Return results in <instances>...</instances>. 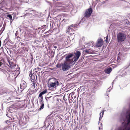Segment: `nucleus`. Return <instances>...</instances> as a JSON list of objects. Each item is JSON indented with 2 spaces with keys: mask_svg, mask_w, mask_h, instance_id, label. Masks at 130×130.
I'll return each mask as SVG.
<instances>
[{
  "mask_svg": "<svg viewBox=\"0 0 130 130\" xmlns=\"http://www.w3.org/2000/svg\"><path fill=\"white\" fill-rule=\"evenodd\" d=\"M58 1L55 3L54 9V12L58 11H63L64 10V8L62 6L64 4L63 2L61 0H57Z\"/></svg>",
  "mask_w": 130,
  "mask_h": 130,
  "instance_id": "f257e3e1",
  "label": "nucleus"
},
{
  "mask_svg": "<svg viewBox=\"0 0 130 130\" xmlns=\"http://www.w3.org/2000/svg\"><path fill=\"white\" fill-rule=\"evenodd\" d=\"M51 79L52 82H51L48 85V87L49 88H53L59 85V82L57 79L55 78H51Z\"/></svg>",
  "mask_w": 130,
  "mask_h": 130,
  "instance_id": "f03ea898",
  "label": "nucleus"
},
{
  "mask_svg": "<svg viewBox=\"0 0 130 130\" xmlns=\"http://www.w3.org/2000/svg\"><path fill=\"white\" fill-rule=\"evenodd\" d=\"M118 42L121 43L124 41L126 38V35L124 33L120 32L117 35Z\"/></svg>",
  "mask_w": 130,
  "mask_h": 130,
  "instance_id": "7ed1b4c3",
  "label": "nucleus"
},
{
  "mask_svg": "<svg viewBox=\"0 0 130 130\" xmlns=\"http://www.w3.org/2000/svg\"><path fill=\"white\" fill-rule=\"evenodd\" d=\"M73 62H68V61H66L62 63V69L64 71H66L68 70L70 68V64Z\"/></svg>",
  "mask_w": 130,
  "mask_h": 130,
  "instance_id": "20e7f679",
  "label": "nucleus"
},
{
  "mask_svg": "<svg viewBox=\"0 0 130 130\" xmlns=\"http://www.w3.org/2000/svg\"><path fill=\"white\" fill-rule=\"evenodd\" d=\"M75 56L73 55V58L71 61V62H76L78 59L79 57L80 56L81 53L79 51H77L76 52L75 54Z\"/></svg>",
  "mask_w": 130,
  "mask_h": 130,
  "instance_id": "39448f33",
  "label": "nucleus"
},
{
  "mask_svg": "<svg viewBox=\"0 0 130 130\" xmlns=\"http://www.w3.org/2000/svg\"><path fill=\"white\" fill-rule=\"evenodd\" d=\"M62 41L64 42L66 44H68L70 43V40L69 37L66 35H64L62 37Z\"/></svg>",
  "mask_w": 130,
  "mask_h": 130,
  "instance_id": "423d86ee",
  "label": "nucleus"
},
{
  "mask_svg": "<svg viewBox=\"0 0 130 130\" xmlns=\"http://www.w3.org/2000/svg\"><path fill=\"white\" fill-rule=\"evenodd\" d=\"M73 27V25H71L68 29L67 30V32H69V34L71 36L72 35H74L75 36V35L74 34V33H73V32L74 31V27Z\"/></svg>",
  "mask_w": 130,
  "mask_h": 130,
  "instance_id": "0eeeda50",
  "label": "nucleus"
},
{
  "mask_svg": "<svg viewBox=\"0 0 130 130\" xmlns=\"http://www.w3.org/2000/svg\"><path fill=\"white\" fill-rule=\"evenodd\" d=\"M27 85L26 83L23 80L22 81L21 84H20V88L22 91L26 87Z\"/></svg>",
  "mask_w": 130,
  "mask_h": 130,
  "instance_id": "6e6552de",
  "label": "nucleus"
},
{
  "mask_svg": "<svg viewBox=\"0 0 130 130\" xmlns=\"http://www.w3.org/2000/svg\"><path fill=\"white\" fill-rule=\"evenodd\" d=\"M103 41L102 39H98L95 46L97 47H101L103 45Z\"/></svg>",
  "mask_w": 130,
  "mask_h": 130,
  "instance_id": "1a4fd4ad",
  "label": "nucleus"
},
{
  "mask_svg": "<svg viewBox=\"0 0 130 130\" xmlns=\"http://www.w3.org/2000/svg\"><path fill=\"white\" fill-rule=\"evenodd\" d=\"M92 11V9L91 8H90L88 9L85 13V17H87L90 16L91 15Z\"/></svg>",
  "mask_w": 130,
  "mask_h": 130,
  "instance_id": "9d476101",
  "label": "nucleus"
},
{
  "mask_svg": "<svg viewBox=\"0 0 130 130\" xmlns=\"http://www.w3.org/2000/svg\"><path fill=\"white\" fill-rule=\"evenodd\" d=\"M72 57L73 59V55L72 54H70L68 55L66 57V61H68V62L70 63L72 61V59L70 60L69 59Z\"/></svg>",
  "mask_w": 130,
  "mask_h": 130,
  "instance_id": "9b49d317",
  "label": "nucleus"
},
{
  "mask_svg": "<svg viewBox=\"0 0 130 130\" xmlns=\"http://www.w3.org/2000/svg\"><path fill=\"white\" fill-rule=\"evenodd\" d=\"M8 62L9 65H8L9 67H10L11 69L14 68L16 66V64L13 63L12 62L10 61L8 59Z\"/></svg>",
  "mask_w": 130,
  "mask_h": 130,
  "instance_id": "f8f14e48",
  "label": "nucleus"
},
{
  "mask_svg": "<svg viewBox=\"0 0 130 130\" xmlns=\"http://www.w3.org/2000/svg\"><path fill=\"white\" fill-rule=\"evenodd\" d=\"M112 71V69L111 68L109 67V68L105 70V72L107 74H109Z\"/></svg>",
  "mask_w": 130,
  "mask_h": 130,
  "instance_id": "ddd939ff",
  "label": "nucleus"
},
{
  "mask_svg": "<svg viewBox=\"0 0 130 130\" xmlns=\"http://www.w3.org/2000/svg\"><path fill=\"white\" fill-rule=\"evenodd\" d=\"M85 52L88 54H92L93 53V52L90 49H87L85 50Z\"/></svg>",
  "mask_w": 130,
  "mask_h": 130,
  "instance_id": "4468645a",
  "label": "nucleus"
},
{
  "mask_svg": "<svg viewBox=\"0 0 130 130\" xmlns=\"http://www.w3.org/2000/svg\"><path fill=\"white\" fill-rule=\"evenodd\" d=\"M87 46L88 47H93V42H89L87 44Z\"/></svg>",
  "mask_w": 130,
  "mask_h": 130,
  "instance_id": "2eb2a0df",
  "label": "nucleus"
},
{
  "mask_svg": "<svg viewBox=\"0 0 130 130\" xmlns=\"http://www.w3.org/2000/svg\"><path fill=\"white\" fill-rule=\"evenodd\" d=\"M29 76L30 77H31V79H32V80H31V81L32 82H34V79H35V76L34 75H32V74H30Z\"/></svg>",
  "mask_w": 130,
  "mask_h": 130,
  "instance_id": "dca6fc26",
  "label": "nucleus"
},
{
  "mask_svg": "<svg viewBox=\"0 0 130 130\" xmlns=\"http://www.w3.org/2000/svg\"><path fill=\"white\" fill-rule=\"evenodd\" d=\"M32 84H31V88H32L33 89H35L36 88V84L35 82H32Z\"/></svg>",
  "mask_w": 130,
  "mask_h": 130,
  "instance_id": "f3484780",
  "label": "nucleus"
},
{
  "mask_svg": "<svg viewBox=\"0 0 130 130\" xmlns=\"http://www.w3.org/2000/svg\"><path fill=\"white\" fill-rule=\"evenodd\" d=\"M40 104H41V105L39 108V110L42 109L43 108L44 106V103Z\"/></svg>",
  "mask_w": 130,
  "mask_h": 130,
  "instance_id": "a211bd4d",
  "label": "nucleus"
},
{
  "mask_svg": "<svg viewBox=\"0 0 130 130\" xmlns=\"http://www.w3.org/2000/svg\"><path fill=\"white\" fill-rule=\"evenodd\" d=\"M104 110H102V116H101V115L102 113H100V117L99 118V120H101V119L102 118V117H103V116L104 113Z\"/></svg>",
  "mask_w": 130,
  "mask_h": 130,
  "instance_id": "6ab92c4d",
  "label": "nucleus"
},
{
  "mask_svg": "<svg viewBox=\"0 0 130 130\" xmlns=\"http://www.w3.org/2000/svg\"><path fill=\"white\" fill-rule=\"evenodd\" d=\"M39 101L40 104L44 103L43 101V97L41 98L39 100Z\"/></svg>",
  "mask_w": 130,
  "mask_h": 130,
  "instance_id": "aec40b11",
  "label": "nucleus"
},
{
  "mask_svg": "<svg viewBox=\"0 0 130 130\" xmlns=\"http://www.w3.org/2000/svg\"><path fill=\"white\" fill-rule=\"evenodd\" d=\"M46 26L45 25H44L43 26H42L41 27V29H45V28H46Z\"/></svg>",
  "mask_w": 130,
  "mask_h": 130,
  "instance_id": "412c9836",
  "label": "nucleus"
},
{
  "mask_svg": "<svg viewBox=\"0 0 130 130\" xmlns=\"http://www.w3.org/2000/svg\"><path fill=\"white\" fill-rule=\"evenodd\" d=\"M7 17H9L10 20H12V17L11 16L10 14H8L7 15Z\"/></svg>",
  "mask_w": 130,
  "mask_h": 130,
  "instance_id": "4be33fe9",
  "label": "nucleus"
},
{
  "mask_svg": "<svg viewBox=\"0 0 130 130\" xmlns=\"http://www.w3.org/2000/svg\"><path fill=\"white\" fill-rule=\"evenodd\" d=\"M6 76L9 79L10 78V74L8 72H7L6 74Z\"/></svg>",
  "mask_w": 130,
  "mask_h": 130,
  "instance_id": "5701e85b",
  "label": "nucleus"
},
{
  "mask_svg": "<svg viewBox=\"0 0 130 130\" xmlns=\"http://www.w3.org/2000/svg\"><path fill=\"white\" fill-rule=\"evenodd\" d=\"M47 92V90H45L44 91H43L42 92H41V93H42V94H45Z\"/></svg>",
  "mask_w": 130,
  "mask_h": 130,
  "instance_id": "b1692460",
  "label": "nucleus"
},
{
  "mask_svg": "<svg viewBox=\"0 0 130 130\" xmlns=\"http://www.w3.org/2000/svg\"><path fill=\"white\" fill-rule=\"evenodd\" d=\"M83 22V19H82L81 20V21L79 22L78 24H76V25L77 26H78L79 24L80 23H82Z\"/></svg>",
  "mask_w": 130,
  "mask_h": 130,
  "instance_id": "393cba45",
  "label": "nucleus"
},
{
  "mask_svg": "<svg viewBox=\"0 0 130 130\" xmlns=\"http://www.w3.org/2000/svg\"><path fill=\"white\" fill-rule=\"evenodd\" d=\"M105 41L107 43L108 42V36H107V37H106Z\"/></svg>",
  "mask_w": 130,
  "mask_h": 130,
  "instance_id": "a878e982",
  "label": "nucleus"
},
{
  "mask_svg": "<svg viewBox=\"0 0 130 130\" xmlns=\"http://www.w3.org/2000/svg\"><path fill=\"white\" fill-rule=\"evenodd\" d=\"M43 94H42V93L41 92L40 94H39V97H41V98H42V97H43L42 96V95Z\"/></svg>",
  "mask_w": 130,
  "mask_h": 130,
  "instance_id": "bb28decb",
  "label": "nucleus"
},
{
  "mask_svg": "<svg viewBox=\"0 0 130 130\" xmlns=\"http://www.w3.org/2000/svg\"><path fill=\"white\" fill-rule=\"evenodd\" d=\"M18 34H19L18 32V31H17L16 32L15 34V36H18Z\"/></svg>",
  "mask_w": 130,
  "mask_h": 130,
  "instance_id": "cd10ccee",
  "label": "nucleus"
},
{
  "mask_svg": "<svg viewBox=\"0 0 130 130\" xmlns=\"http://www.w3.org/2000/svg\"><path fill=\"white\" fill-rule=\"evenodd\" d=\"M1 61V60H0V67H1L3 64V63Z\"/></svg>",
  "mask_w": 130,
  "mask_h": 130,
  "instance_id": "c85d7f7f",
  "label": "nucleus"
},
{
  "mask_svg": "<svg viewBox=\"0 0 130 130\" xmlns=\"http://www.w3.org/2000/svg\"><path fill=\"white\" fill-rule=\"evenodd\" d=\"M68 21V20H66L65 19H63L62 21V22H63V21H64V22H67Z\"/></svg>",
  "mask_w": 130,
  "mask_h": 130,
  "instance_id": "c756f323",
  "label": "nucleus"
},
{
  "mask_svg": "<svg viewBox=\"0 0 130 130\" xmlns=\"http://www.w3.org/2000/svg\"><path fill=\"white\" fill-rule=\"evenodd\" d=\"M70 95L71 94H69V96H68V98L69 99H71V98H70Z\"/></svg>",
  "mask_w": 130,
  "mask_h": 130,
  "instance_id": "7c9ffc66",
  "label": "nucleus"
},
{
  "mask_svg": "<svg viewBox=\"0 0 130 130\" xmlns=\"http://www.w3.org/2000/svg\"><path fill=\"white\" fill-rule=\"evenodd\" d=\"M11 109H9L8 110L10 112H12V111H11Z\"/></svg>",
  "mask_w": 130,
  "mask_h": 130,
  "instance_id": "2f4dec72",
  "label": "nucleus"
},
{
  "mask_svg": "<svg viewBox=\"0 0 130 130\" xmlns=\"http://www.w3.org/2000/svg\"><path fill=\"white\" fill-rule=\"evenodd\" d=\"M109 90V89H108L107 90V92H110V90Z\"/></svg>",
  "mask_w": 130,
  "mask_h": 130,
  "instance_id": "473e14b6",
  "label": "nucleus"
},
{
  "mask_svg": "<svg viewBox=\"0 0 130 130\" xmlns=\"http://www.w3.org/2000/svg\"><path fill=\"white\" fill-rule=\"evenodd\" d=\"M113 83H114V81H113V82L112 83V87H113Z\"/></svg>",
  "mask_w": 130,
  "mask_h": 130,
  "instance_id": "72a5a7b5",
  "label": "nucleus"
},
{
  "mask_svg": "<svg viewBox=\"0 0 130 130\" xmlns=\"http://www.w3.org/2000/svg\"><path fill=\"white\" fill-rule=\"evenodd\" d=\"M102 128H101V127H99V129L100 130H102Z\"/></svg>",
  "mask_w": 130,
  "mask_h": 130,
  "instance_id": "f704fd0d",
  "label": "nucleus"
},
{
  "mask_svg": "<svg viewBox=\"0 0 130 130\" xmlns=\"http://www.w3.org/2000/svg\"><path fill=\"white\" fill-rule=\"evenodd\" d=\"M99 124H100V125H102V123L101 122H99Z\"/></svg>",
  "mask_w": 130,
  "mask_h": 130,
  "instance_id": "c9c22d12",
  "label": "nucleus"
},
{
  "mask_svg": "<svg viewBox=\"0 0 130 130\" xmlns=\"http://www.w3.org/2000/svg\"><path fill=\"white\" fill-rule=\"evenodd\" d=\"M16 37H17V39H18V38H19V36H17Z\"/></svg>",
  "mask_w": 130,
  "mask_h": 130,
  "instance_id": "e433bc0d",
  "label": "nucleus"
},
{
  "mask_svg": "<svg viewBox=\"0 0 130 130\" xmlns=\"http://www.w3.org/2000/svg\"><path fill=\"white\" fill-rule=\"evenodd\" d=\"M38 29H41V28H40V27L38 28Z\"/></svg>",
  "mask_w": 130,
  "mask_h": 130,
  "instance_id": "4c0bfd02",
  "label": "nucleus"
},
{
  "mask_svg": "<svg viewBox=\"0 0 130 130\" xmlns=\"http://www.w3.org/2000/svg\"><path fill=\"white\" fill-rule=\"evenodd\" d=\"M12 105H11V106H10V108H12Z\"/></svg>",
  "mask_w": 130,
  "mask_h": 130,
  "instance_id": "58836bf2",
  "label": "nucleus"
},
{
  "mask_svg": "<svg viewBox=\"0 0 130 130\" xmlns=\"http://www.w3.org/2000/svg\"><path fill=\"white\" fill-rule=\"evenodd\" d=\"M127 130H130V129L129 128H128Z\"/></svg>",
  "mask_w": 130,
  "mask_h": 130,
  "instance_id": "ea45409f",
  "label": "nucleus"
},
{
  "mask_svg": "<svg viewBox=\"0 0 130 130\" xmlns=\"http://www.w3.org/2000/svg\"><path fill=\"white\" fill-rule=\"evenodd\" d=\"M56 67H58V65H57Z\"/></svg>",
  "mask_w": 130,
  "mask_h": 130,
  "instance_id": "a19ab883",
  "label": "nucleus"
},
{
  "mask_svg": "<svg viewBox=\"0 0 130 130\" xmlns=\"http://www.w3.org/2000/svg\"><path fill=\"white\" fill-rule=\"evenodd\" d=\"M71 97H72V96H71ZM73 99V98L72 97H71V99Z\"/></svg>",
  "mask_w": 130,
  "mask_h": 130,
  "instance_id": "79ce46f5",
  "label": "nucleus"
},
{
  "mask_svg": "<svg viewBox=\"0 0 130 130\" xmlns=\"http://www.w3.org/2000/svg\"><path fill=\"white\" fill-rule=\"evenodd\" d=\"M54 47L55 48H56V47L55 46H54Z\"/></svg>",
  "mask_w": 130,
  "mask_h": 130,
  "instance_id": "37998d69",
  "label": "nucleus"
},
{
  "mask_svg": "<svg viewBox=\"0 0 130 130\" xmlns=\"http://www.w3.org/2000/svg\"><path fill=\"white\" fill-rule=\"evenodd\" d=\"M1 60V61H3V60L2 59Z\"/></svg>",
  "mask_w": 130,
  "mask_h": 130,
  "instance_id": "c03bdc74",
  "label": "nucleus"
},
{
  "mask_svg": "<svg viewBox=\"0 0 130 130\" xmlns=\"http://www.w3.org/2000/svg\"><path fill=\"white\" fill-rule=\"evenodd\" d=\"M1 10V8H0V11Z\"/></svg>",
  "mask_w": 130,
  "mask_h": 130,
  "instance_id": "a18cd8bd",
  "label": "nucleus"
},
{
  "mask_svg": "<svg viewBox=\"0 0 130 130\" xmlns=\"http://www.w3.org/2000/svg\"><path fill=\"white\" fill-rule=\"evenodd\" d=\"M36 78H37V76H36Z\"/></svg>",
  "mask_w": 130,
  "mask_h": 130,
  "instance_id": "49530a36",
  "label": "nucleus"
},
{
  "mask_svg": "<svg viewBox=\"0 0 130 130\" xmlns=\"http://www.w3.org/2000/svg\"><path fill=\"white\" fill-rule=\"evenodd\" d=\"M73 92H72V94H73Z\"/></svg>",
  "mask_w": 130,
  "mask_h": 130,
  "instance_id": "de8ad7c7",
  "label": "nucleus"
},
{
  "mask_svg": "<svg viewBox=\"0 0 130 130\" xmlns=\"http://www.w3.org/2000/svg\"><path fill=\"white\" fill-rule=\"evenodd\" d=\"M73 92H72V94H73Z\"/></svg>",
  "mask_w": 130,
  "mask_h": 130,
  "instance_id": "09e8293b",
  "label": "nucleus"
},
{
  "mask_svg": "<svg viewBox=\"0 0 130 130\" xmlns=\"http://www.w3.org/2000/svg\"><path fill=\"white\" fill-rule=\"evenodd\" d=\"M125 75H126V74H125Z\"/></svg>",
  "mask_w": 130,
  "mask_h": 130,
  "instance_id": "8fccbe9b",
  "label": "nucleus"
},
{
  "mask_svg": "<svg viewBox=\"0 0 130 130\" xmlns=\"http://www.w3.org/2000/svg\"><path fill=\"white\" fill-rule=\"evenodd\" d=\"M0 4H1L0 3Z\"/></svg>",
  "mask_w": 130,
  "mask_h": 130,
  "instance_id": "3c124183",
  "label": "nucleus"
}]
</instances>
